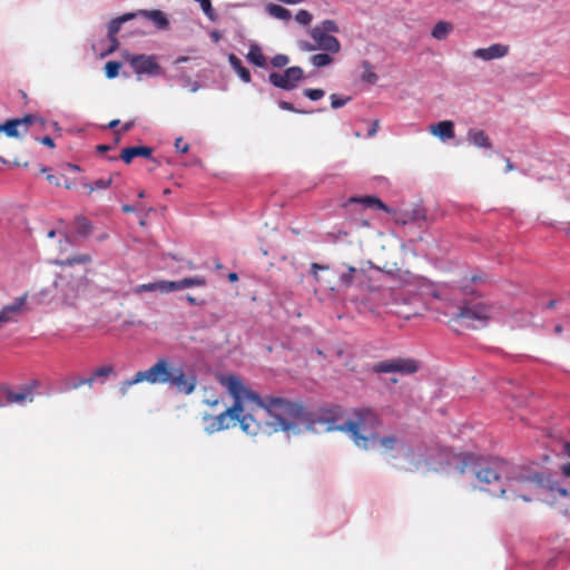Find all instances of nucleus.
Instances as JSON below:
<instances>
[{
  "mask_svg": "<svg viewBox=\"0 0 570 570\" xmlns=\"http://www.w3.org/2000/svg\"><path fill=\"white\" fill-rule=\"evenodd\" d=\"M228 61L244 82H250V72L247 68L243 66L242 60L237 56L230 53L228 57Z\"/></svg>",
  "mask_w": 570,
  "mask_h": 570,
  "instance_id": "22",
  "label": "nucleus"
},
{
  "mask_svg": "<svg viewBox=\"0 0 570 570\" xmlns=\"http://www.w3.org/2000/svg\"><path fill=\"white\" fill-rule=\"evenodd\" d=\"M266 10L272 17L279 20L287 21L292 18L291 11L279 4L269 3Z\"/></svg>",
  "mask_w": 570,
  "mask_h": 570,
  "instance_id": "25",
  "label": "nucleus"
},
{
  "mask_svg": "<svg viewBox=\"0 0 570 570\" xmlns=\"http://www.w3.org/2000/svg\"><path fill=\"white\" fill-rule=\"evenodd\" d=\"M39 141L45 145V146H48L50 148H53L55 147V142H53V139L49 136H45L42 137L41 139H39Z\"/></svg>",
  "mask_w": 570,
  "mask_h": 570,
  "instance_id": "51",
  "label": "nucleus"
},
{
  "mask_svg": "<svg viewBox=\"0 0 570 570\" xmlns=\"http://www.w3.org/2000/svg\"><path fill=\"white\" fill-rule=\"evenodd\" d=\"M375 442H379L383 449H385L387 451H392V450L396 449L399 439L395 435H385V436L377 435V439L375 440Z\"/></svg>",
  "mask_w": 570,
  "mask_h": 570,
  "instance_id": "34",
  "label": "nucleus"
},
{
  "mask_svg": "<svg viewBox=\"0 0 570 570\" xmlns=\"http://www.w3.org/2000/svg\"><path fill=\"white\" fill-rule=\"evenodd\" d=\"M301 48H302L303 50H305V51H313V50H316V49H317V48H316V45H311V43H308V42H306V41H304V42H302V43H301Z\"/></svg>",
  "mask_w": 570,
  "mask_h": 570,
  "instance_id": "53",
  "label": "nucleus"
},
{
  "mask_svg": "<svg viewBox=\"0 0 570 570\" xmlns=\"http://www.w3.org/2000/svg\"><path fill=\"white\" fill-rule=\"evenodd\" d=\"M153 148L147 146H134L127 147L121 150L120 158L126 163L130 164L135 157H151Z\"/></svg>",
  "mask_w": 570,
  "mask_h": 570,
  "instance_id": "19",
  "label": "nucleus"
},
{
  "mask_svg": "<svg viewBox=\"0 0 570 570\" xmlns=\"http://www.w3.org/2000/svg\"><path fill=\"white\" fill-rule=\"evenodd\" d=\"M330 99H331V107L333 109H338V108L345 106L351 100V97L342 98L336 94H332Z\"/></svg>",
  "mask_w": 570,
  "mask_h": 570,
  "instance_id": "42",
  "label": "nucleus"
},
{
  "mask_svg": "<svg viewBox=\"0 0 570 570\" xmlns=\"http://www.w3.org/2000/svg\"><path fill=\"white\" fill-rule=\"evenodd\" d=\"M180 291L179 288V281H160V292L161 293H169Z\"/></svg>",
  "mask_w": 570,
  "mask_h": 570,
  "instance_id": "41",
  "label": "nucleus"
},
{
  "mask_svg": "<svg viewBox=\"0 0 570 570\" xmlns=\"http://www.w3.org/2000/svg\"><path fill=\"white\" fill-rule=\"evenodd\" d=\"M199 2V6L203 10V12L210 19H215V10L212 7L210 0H197Z\"/></svg>",
  "mask_w": 570,
  "mask_h": 570,
  "instance_id": "43",
  "label": "nucleus"
},
{
  "mask_svg": "<svg viewBox=\"0 0 570 570\" xmlns=\"http://www.w3.org/2000/svg\"><path fill=\"white\" fill-rule=\"evenodd\" d=\"M343 420V409L338 405H332L326 409H322L314 419L308 417L311 429L316 430L317 424L324 425V431H342L347 433L345 428V421Z\"/></svg>",
  "mask_w": 570,
  "mask_h": 570,
  "instance_id": "6",
  "label": "nucleus"
},
{
  "mask_svg": "<svg viewBox=\"0 0 570 570\" xmlns=\"http://www.w3.org/2000/svg\"><path fill=\"white\" fill-rule=\"evenodd\" d=\"M313 17L312 14L307 11V10H299L296 16H295V20L301 23V24H304V26H307L311 23Z\"/></svg>",
  "mask_w": 570,
  "mask_h": 570,
  "instance_id": "44",
  "label": "nucleus"
},
{
  "mask_svg": "<svg viewBox=\"0 0 570 570\" xmlns=\"http://www.w3.org/2000/svg\"><path fill=\"white\" fill-rule=\"evenodd\" d=\"M405 456L411 464L410 471L419 470L422 466L431 469L440 462L443 456V450L436 445L417 444L410 448Z\"/></svg>",
  "mask_w": 570,
  "mask_h": 570,
  "instance_id": "5",
  "label": "nucleus"
},
{
  "mask_svg": "<svg viewBox=\"0 0 570 570\" xmlns=\"http://www.w3.org/2000/svg\"><path fill=\"white\" fill-rule=\"evenodd\" d=\"M112 183V178L109 177L107 179H97L94 184H83V187L87 188L88 194H91L96 189H106Z\"/></svg>",
  "mask_w": 570,
  "mask_h": 570,
  "instance_id": "35",
  "label": "nucleus"
},
{
  "mask_svg": "<svg viewBox=\"0 0 570 570\" xmlns=\"http://www.w3.org/2000/svg\"><path fill=\"white\" fill-rule=\"evenodd\" d=\"M278 107L283 110H287V111H292V112H298V114L303 112L302 110L296 109L293 104L285 101V100H279Z\"/></svg>",
  "mask_w": 570,
  "mask_h": 570,
  "instance_id": "48",
  "label": "nucleus"
},
{
  "mask_svg": "<svg viewBox=\"0 0 570 570\" xmlns=\"http://www.w3.org/2000/svg\"><path fill=\"white\" fill-rule=\"evenodd\" d=\"M356 268L353 266H350L346 272L342 273L340 275V283L344 287H350L355 278Z\"/></svg>",
  "mask_w": 570,
  "mask_h": 570,
  "instance_id": "36",
  "label": "nucleus"
},
{
  "mask_svg": "<svg viewBox=\"0 0 570 570\" xmlns=\"http://www.w3.org/2000/svg\"><path fill=\"white\" fill-rule=\"evenodd\" d=\"M468 140L479 148L491 149L492 144L485 131L472 128L468 131Z\"/></svg>",
  "mask_w": 570,
  "mask_h": 570,
  "instance_id": "20",
  "label": "nucleus"
},
{
  "mask_svg": "<svg viewBox=\"0 0 570 570\" xmlns=\"http://www.w3.org/2000/svg\"><path fill=\"white\" fill-rule=\"evenodd\" d=\"M354 419L345 421V430L353 442L364 450L374 448L377 439L376 428L381 425L380 415L370 407L354 410Z\"/></svg>",
  "mask_w": 570,
  "mask_h": 570,
  "instance_id": "4",
  "label": "nucleus"
},
{
  "mask_svg": "<svg viewBox=\"0 0 570 570\" xmlns=\"http://www.w3.org/2000/svg\"><path fill=\"white\" fill-rule=\"evenodd\" d=\"M228 279L230 282H236L238 279V275L236 273H229L228 274Z\"/></svg>",
  "mask_w": 570,
  "mask_h": 570,
  "instance_id": "59",
  "label": "nucleus"
},
{
  "mask_svg": "<svg viewBox=\"0 0 570 570\" xmlns=\"http://www.w3.org/2000/svg\"><path fill=\"white\" fill-rule=\"evenodd\" d=\"M362 67H363V72L361 75V79L364 81V82H367V83H371V85H374L379 77L373 71V67L372 65L370 63V61L367 60H364L362 62Z\"/></svg>",
  "mask_w": 570,
  "mask_h": 570,
  "instance_id": "27",
  "label": "nucleus"
},
{
  "mask_svg": "<svg viewBox=\"0 0 570 570\" xmlns=\"http://www.w3.org/2000/svg\"><path fill=\"white\" fill-rule=\"evenodd\" d=\"M327 269H328L327 265H321L318 263L311 264V273L313 274L316 282H320L318 271H327Z\"/></svg>",
  "mask_w": 570,
  "mask_h": 570,
  "instance_id": "47",
  "label": "nucleus"
},
{
  "mask_svg": "<svg viewBox=\"0 0 570 570\" xmlns=\"http://www.w3.org/2000/svg\"><path fill=\"white\" fill-rule=\"evenodd\" d=\"M314 28H318L324 33H337L340 31V28L337 23L334 20H324L320 24L315 26Z\"/></svg>",
  "mask_w": 570,
  "mask_h": 570,
  "instance_id": "37",
  "label": "nucleus"
},
{
  "mask_svg": "<svg viewBox=\"0 0 570 570\" xmlns=\"http://www.w3.org/2000/svg\"><path fill=\"white\" fill-rule=\"evenodd\" d=\"M313 66L321 68L326 67L333 62V58L325 51L324 53H316L311 57Z\"/></svg>",
  "mask_w": 570,
  "mask_h": 570,
  "instance_id": "33",
  "label": "nucleus"
},
{
  "mask_svg": "<svg viewBox=\"0 0 570 570\" xmlns=\"http://www.w3.org/2000/svg\"><path fill=\"white\" fill-rule=\"evenodd\" d=\"M492 307L481 302H466L459 307L456 320L474 327V322H485L491 317Z\"/></svg>",
  "mask_w": 570,
  "mask_h": 570,
  "instance_id": "8",
  "label": "nucleus"
},
{
  "mask_svg": "<svg viewBox=\"0 0 570 570\" xmlns=\"http://www.w3.org/2000/svg\"><path fill=\"white\" fill-rule=\"evenodd\" d=\"M110 149H111V147L108 145H98L97 146V151L100 154L107 153Z\"/></svg>",
  "mask_w": 570,
  "mask_h": 570,
  "instance_id": "55",
  "label": "nucleus"
},
{
  "mask_svg": "<svg viewBox=\"0 0 570 570\" xmlns=\"http://www.w3.org/2000/svg\"><path fill=\"white\" fill-rule=\"evenodd\" d=\"M348 202L350 203H360V204L365 205L366 207L379 208L386 213L390 212V208L384 203H382L377 197H374V196L351 197L348 199Z\"/></svg>",
  "mask_w": 570,
  "mask_h": 570,
  "instance_id": "21",
  "label": "nucleus"
},
{
  "mask_svg": "<svg viewBox=\"0 0 570 570\" xmlns=\"http://www.w3.org/2000/svg\"><path fill=\"white\" fill-rule=\"evenodd\" d=\"M309 35L315 41L317 49L328 53H337L341 50V43L336 37L330 33H324L318 28H312Z\"/></svg>",
  "mask_w": 570,
  "mask_h": 570,
  "instance_id": "14",
  "label": "nucleus"
},
{
  "mask_svg": "<svg viewBox=\"0 0 570 570\" xmlns=\"http://www.w3.org/2000/svg\"><path fill=\"white\" fill-rule=\"evenodd\" d=\"M111 375H115L114 365H104V366L97 367L92 372L90 380H92V383H94L98 379H108Z\"/></svg>",
  "mask_w": 570,
  "mask_h": 570,
  "instance_id": "29",
  "label": "nucleus"
},
{
  "mask_svg": "<svg viewBox=\"0 0 570 570\" xmlns=\"http://www.w3.org/2000/svg\"><path fill=\"white\" fill-rule=\"evenodd\" d=\"M186 298H187V301H188V303H189V304H191V305L196 304V298H195V297H193V296H190V295H187V297H186Z\"/></svg>",
  "mask_w": 570,
  "mask_h": 570,
  "instance_id": "62",
  "label": "nucleus"
},
{
  "mask_svg": "<svg viewBox=\"0 0 570 570\" xmlns=\"http://www.w3.org/2000/svg\"><path fill=\"white\" fill-rule=\"evenodd\" d=\"M134 127V121H128L122 125L120 131H116V135L129 131Z\"/></svg>",
  "mask_w": 570,
  "mask_h": 570,
  "instance_id": "52",
  "label": "nucleus"
},
{
  "mask_svg": "<svg viewBox=\"0 0 570 570\" xmlns=\"http://www.w3.org/2000/svg\"><path fill=\"white\" fill-rule=\"evenodd\" d=\"M289 62V58L286 55L278 53L274 56L271 60V63L275 68H283Z\"/></svg>",
  "mask_w": 570,
  "mask_h": 570,
  "instance_id": "45",
  "label": "nucleus"
},
{
  "mask_svg": "<svg viewBox=\"0 0 570 570\" xmlns=\"http://www.w3.org/2000/svg\"><path fill=\"white\" fill-rule=\"evenodd\" d=\"M513 169V165L510 160L507 161V170H512Z\"/></svg>",
  "mask_w": 570,
  "mask_h": 570,
  "instance_id": "64",
  "label": "nucleus"
},
{
  "mask_svg": "<svg viewBox=\"0 0 570 570\" xmlns=\"http://www.w3.org/2000/svg\"><path fill=\"white\" fill-rule=\"evenodd\" d=\"M379 127V121H374L372 128L368 130V136L372 137L376 134Z\"/></svg>",
  "mask_w": 570,
  "mask_h": 570,
  "instance_id": "56",
  "label": "nucleus"
},
{
  "mask_svg": "<svg viewBox=\"0 0 570 570\" xmlns=\"http://www.w3.org/2000/svg\"><path fill=\"white\" fill-rule=\"evenodd\" d=\"M303 95L305 97H307L308 99L313 100V101H316V100H320L324 97L325 95V91L323 89H312V88H306L303 90Z\"/></svg>",
  "mask_w": 570,
  "mask_h": 570,
  "instance_id": "40",
  "label": "nucleus"
},
{
  "mask_svg": "<svg viewBox=\"0 0 570 570\" xmlns=\"http://www.w3.org/2000/svg\"><path fill=\"white\" fill-rule=\"evenodd\" d=\"M134 18H136L135 13H126L116 19H112L108 23V39L110 41V47L107 51L108 53L114 52L119 46L116 35L119 32L121 24L126 21L134 19Z\"/></svg>",
  "mask_w": 570,
  "mask_h": 570,
  "instance_id": "16",
  "label": "nucleus"
},
{
  "mask_svg": "<svg viewBox=\"0 0 570 570\" xmlns=\"http://www.w3.org/2000/svg\"><path fill=\"white\" fill-rule=\"evenodd\" d=\"M430 132L441 140L454 138V124L451 120H442L430 127Z\"/></svg>",
  "mask_w": 570,
  "mask_h": 570,
  "instance_id": "18",
  "label": "nucleus"
},
{
  "mask_svg": "<svg viewBox=\"0 0 570 570\" xmlns=\"http://www.w3.org/2000/svg\"><path fill=\"white\" fill-rule=\"evenodd\" d=\"M76 232L79 235L88 236L92 230V225L89 219L82 216L76 218Z\"/></svg>",
  "mask_w": 570,
  "mask_h": 570,
  "instance_id": "28",
  "label": "nucleus"
},
{
  "mask_svg": "<svg viewBox=\"0 0 570 570\" xmlns=\"http://www.w3.org/2000/svg\"><path fill=\"white\" fill-rule=\"evenodd\" d=\"M46 120L37 115H26L22 118L8 119L6 122L0 124V132H4L10 138H19L26 134L29 127L38 126L45 128Z\"/></svg>",
  "mask_w": 570,
  "mask_h": 570,
  "instance_id": "9",
  "label": "nucleus"
},
{
  "mask_svg": "<svg viewBox=\"0 0 570 570\" xmlns=\"http://www.w3.org/2000/svg\"><path fill=\"white\" fill-rule=\"evenodd\" d=\"M420 364L411 357H394L376 362L372 366V371L376 374L400 373L402 375L414 374L419 371Z\"/></svg>",
  "mask_w": 570,
  "mask_h": 570,
  "instance_id": "7",
  "label": "nucleus"
},
{
  "mask_svg": "<svg viewBox=\"0 0 570 570\" xmlns=\"http://www.w3.org/2000/svg\"><path fill=\"white\" fill-rule=\"evenodd\" d=\"M155 291L160 292V281L155 282V283L141 284V285L137 286L134 292L136 294H140L142 292H155Z\"/></svg>",
  "mask_w": 570,
  "mask_h": 570,
  "instance_id": "39",
  "label": "nucleus"
},
{
  "mask_svg": "<svg viewBox=\"0 0 570 570\" xmlns=\"http://www.w3.org/2000/svg\"><path fill=\"white\" fill-rule=\"evenodd\" d=\"M119 125V120L118 119H115V120H111L108 125L109 128H115Z\"/></svg>",
  "mask_w": 570,
  "mask_h": 570,
  "instance_id": "60",
  "label": "nucleus"
},
{
  "mask_svg": "<svg viewBox=\"0 0 570 570\" xmlns=\"http://www.w3.org/2000/svg\"><path fill=\"white\" fill-rule=\"evenodd\" d=\"M508 53L509 46L501 43H493L488 48H479L473 51V56L475 58L482 59L484 61L500 59L505 57Z\"/></svg>",
  "mask_w": 570,
  "mask_h": 570,
  "instance_id": "15",
  "label": "nucleus"
},
{
  "mask_svg": "<svg viewBox=\"0 0 570 570\" xmlns=\"http://www.w3.org/2000/svg\"><path fill=\"white\" fill-rule=\"evenodd\" d=\"M83 385L92 387V380H90V377L75 380L70 385L67 386V390H78Z\"/></svg>",
  "mask_w": 570,
  "mask_h": 570,
  "instance_id": "46",
  "label": "nucleus"
},
{
  "mask_svg": "<svg viewBox=\"0 0 570 570\" xmlns=\"http://www.w3.org/2000/svg\"><path fill=\"white\" fill-rule=\"evenodd\" d=\"M40 381L31 380L28 384L18 391L11 390L9 386H0V397L8 404L31 403L35 399V391L40 387Z\"/></svg>",
  "mask_w": 570,
  "mask_h": 570,
  "instance_id": "10",
  "label": "nucleus"
},
{
  "mask_svg": "<svg viewBox=\"0 0 570 570\" xmlns=\"http://www.w3.org/2000/svg\"><path fill=\"white\" fill-rule=\"evenodd\" d=\"M561 472L564 476L570 478V463H566L561 466Z\"/></svg>",
  "mask_w": 570,
  "mask_h": 570,
  "instance_id": "54",
  "label": "nucleus"
},
{
  "mask_svg": "<svg viewBox=\"0 0 570 570\" xmlns=\"http://www.w3.org/2000/svg\"><path fill=\"white\" fill-rule=\"evenodd\" d=\"M304 78V71L301 67H289L283 73L272 72L268 76L269 82L279 89L292 90L297 87Z\"/></svg>",
  "mask_w": 570,
  "mask_h": 570,
  "instance_id": "11",
  "label": "nucleus"
},
{
  "mask_svg": "<svg viewBox=\"0 0 570 570\" xmlns=\"http://www.w3.org/2000/svg\"><path fill=\"white\" fill-rule=\"evenodd\" d=\"M220 383L234 402L215 416H204V421H210L206 426L208 433L227 430L238 423L249 435H257L261 431L298 434V424L308 421V413L299 402L282 396L262 397L236 375L223 376Z\"/></svg>",
  "mask_w": 570,
  "mask_h": 570,
  "instance_id": "1",
  "label": "nucleus"
},
{
  "mask_svg": "<svg viewBox=\"0 0 570 570\" xmlns=\"http://www.w3.org/2000/svg\"><path fill=\"white\" fill-rule=\"evenodd\" d=\"M247 59L257 67H265L266 59L257 45H252L247 53Z\"/></svg>",
  "mask_w": 570,
  "mask_h": 570,
  "instance_id": "24",
  "label": "nucleus"
},
{
  "mask_svg": "<svg viewBox=\"0 0 570 570\" xmlns=\"http://www.w3.org/2000/svg\"><path fill=\"white\" fill-rule=\"evenodd\" d=\"M121 63L118 61H108L105 65V75L108 79H114L119 75Z\"/></svg>",
  "mask_w": 570,
  "mask_h": 570,
  "instance_id": "38",
  "label": "nucleus"
},
{
  "mask_svg": "<svg viewBox=\"0 0 570 570\" xmlns=\"http://www.w3.org/2000/svg\"><path fill=\"white\" fill-rule=\"evenodd\" d=\"M480 490L493 497L514 503L518 500L531 502L542 485L539 473H522L504 460H495L474 471Z\"/></svg>",
  "mask_w": 570,
  "mask_h": 570,
  "instance_id": "2",
  "label": "nucleus"
},
{
  "mask_svg": "<svg viewBox=\"0 0 570 570\" xmlns=\"http://www.w3.org/2000/svg\"><path fill=\"white\" fill-rule=\"evenodd\" d=\"M205 285H206V279L203 276L186 277V278L179 281L180 291L188 288V287L205 286Z\"/></svg>",
  "mask_w": 570,
  "mask_h": 570,
  "instance_id": "32",
  "label": "nucleus"
},
{
  "mask_svg": "<svg viewBox=\"0 0 570 570\" xmlns=\"http://www.w3.org/2000/svg\"><path fill=\"white\" fill-rule=\"evenodd\" d=\"M175 147H176V150L181 154L187 153L189 149V145L187 142H184L183 138H180V137L176 139Z\"/></svg>",
  "mask_w": 570,
  "mask_h": 570,
  "instance_id": "49",
  "label": "nucleus"
},
{
  "mask_svg": "<svg viewBox=\"0 0 570 570\" xmlns=\"http://www.w3.org/2000/svg\"><path fill=\"white\" fill-rule=\"evenodd\" d=\"M204 402H205L207 405H209L210 407H213V409L217 407V406H218V405H220V404H224L223 400H220V399H214V400H209V399H207V400H205Z\"/></svg>",
  "mask_w": 570,
  "mask_h": 570,
  "instance_id": "50",
  "label": "nucleus"
},
{
  "mask_svg": "<svg viewBox=\"0 0 570 570\" xmlns=\"http://www.w3.org/2000/svg\"><path fill=\"white\" fill-rule=\"evenodd\" d=\"M556 305H557V301L552 299V301H550V302L547 304V307H548V308H554V307H556Z\"/></svg>",
  "mask_w": 570,
  "mask_h": 570,
  "instance_id": "61",
  "label": "nucleus"
},
{
  "mask_svg": "<svg viewBox=\"0 0 570 570\" xmlns=\"http://www.w3.org/2000/svg\"><path fill=\"white\" fill-rule=\"evenodd\" d=\"M453 30V24L448 21H439L431 31V36L436 40H444Z\"/></svg>",
  "mask_w": 570,
  "mask_h": 570,
  "instance_id": "23",
  "label": "nucleus"
},
{
  "mask_svg": "<svg viewBox=\"0 0 570 570\" xmlns=\"http://www.w3.org/2000/svg\"><path fill=\"white\" fill-rule=\"evenodd\" d=\"M562 331H563V328H562V326H561V325H557V326L554 327V332H556L557 334H560Z\"/></svg>",
  "mask_w": 570,
  "mask_h": 570,
  "instance_id": "63",
  "label": "nucleus"
},
{
  "mask_svg": "<svg viewBox=\"0 0 570 570\" xmlns=\"http://www.w3.org/2000/svg\"><path fill=\"white\" fill-rule=\"evenodd\" d=\"M126 60L130 63L134 71L138 75L156 76L160 73V66L154 56L147 55H127Z\"/></svg>",
  "mask_w": 570,
  "mask_h": 570,
  "instance_id": "13",
  "label": "nucleus"
},
{
  "mask_svg": "<svg viewBox=\"0 0 570 570\" xmlns=\"http://www.w3.org/2000/svg\"><path fill=\"white\" fill-rule=\"evenodd\" d=\"M90 262H91L90 255L79 254V255L72 256L70 258L57 259V261H55V264L59 265V266H71L73 264H88Z\"/></svg>",
  "mask_w": 570,
  "mask_h": 570,
  "instance_id": "26",
  "label": "nucleus"
},
{
  "mask_svg": "<svg viewBox=\"0 0 570 570\" xmlns=\"http://www.w3.org/2000/svg\"><path fill=\"white\" fill-rule=\"evenodd\" d=\"M28 294L16 297L0 309V330L9 323H18L27 307Z\"/></svg>",
  "mask_w": 570,
  "mask_h": 570,
  "instance_id": "12",
  "label": "nucleus"
},
{
  "mask_svg": "<svg viewBox=\"0 0 570 570\" xmlns=\"http://www.w3.org/2000/svg\"><path fill=\"white\" fill-rule=\"evenodd\" d=\"M405 216L406 218L403 220V224L409 222L417 223L420 220H426L425 210L421 207L413 208L411 212L405 213Z\"/></svg>",
  "mask_w": 570,
  "mask_h": 570,
  "instance_id": "31",
  "label": "nucleus"
},
{
  "mask_svg": "<svg viewBox=\"0 0 570 570\" xmlns=\"http://www.w3.org/2000/svg\"><path fill=\"white\" fill-rule=\"evenodd\" d=\"M47 180L51 184L59 185L58 177L55 175H51V174L47 175Z\"/></svg>",
  "mask_w": 570,
  "mask_h": 570,
  "instance_id": "57",
  "label": "nucleus"
},
{
  "mask_svg": "<svg viewBox=\"0 0 570 570\" xmlns=\"http://www.w3.org/2000/svg\"><path fill=\"white\" fill-rule=\"evenodd\" d=\"M135 14L136 17L139 16L147 21H150L159 30H166L169 27V20L167 16L160 10H139Z\"/></svg>",
  "mask_w": 570,
  "mask_h": 570,
  "instance_id": "17",
  "label": "nucleus"
},
{
  "mask_svg": "<svg viewBox=\"0 0 570 570\" xmlns=\"http://www.w3.org/2000/svg\"><path fill=\"white\" fill-rule=\"evenodd\" d=\"M147 382L149 384H169L177 392L186 395L191 394L197 386V377L194 373H185L179 366H174L171 362L161 357L148 370L138 371L131 379L120 383L119 392L125 396L132 385Z\"/></svg>",
  "mask_w": 570,
  "mask_h": 570,
  "instance_id": "3",
  "label": "nucleus"
},
{
  "mask_svg": "<svg viewBox=\"0 0 570 570\" xmlns=\"http://www.w3.org/2000/svg\"><path fill=\"white\" fill-rule=\"evenodd\" d=\"M121 209H122L124 213H132V212H135V208L132 206H130V205H124Z\"/></svg>",
  "mask_w": 570,
  "mask_h": 570,
  "instance_id": "58",
  "label": "nucleus"
},
{
  "mask_svg": "<svg viewBox=\"0 0 570 570\" xmlns=\"http://www.w3.org/2000/svg\"><path fill=\"white\" fill-rule=\"evenodd\" d=\"M539 475H540V478L542 479V485L537 490V492H535V494L533 495V498L538 495V492H539V490H540V489L548 488V485L544 483V479H543V476H542L541 474H539ZM549 490H550V492H551L552 494H556V493H557V494H559L560 497H570V491H569V490H567V489H564V488H562V487L558 485V484H557V483H554V482H551V483L549 484Z\"/></svg>",
  "mask_w": 570,
  "mask_h": 570,
  "instance_id": "30",
  "label": "nucleus"
}]
</instances>
